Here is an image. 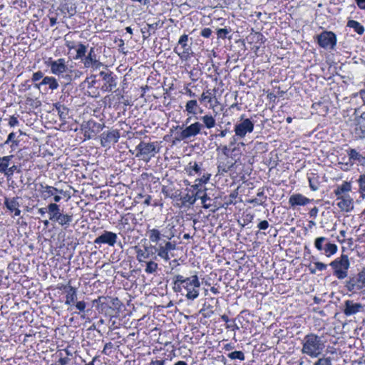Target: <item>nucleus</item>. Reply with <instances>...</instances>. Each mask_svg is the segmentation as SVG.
Wrapping results in <instances>:
<instances>
[{
  "label": "nucleus",
  "instance_id": "f257e3e1",
  "mask_svg": "<svg viewBox=\"0 0 365 365\" xmlns=\"http://www.w3.org/2000/svg\"><path fill=\"white\" fill-rule=\"evenodd\" d=\"M146 235L151 243L155 245H144L141 247H135L136 259L139 263L148 260L161 259L167 262L174 256L173 252L177 249V244L175 241H170L174 237V232H170L166 236L168 240H163V235L157 228L148 229Z\"/></svg>",
  "mask_w": 365,
  "mask_h": 365
},
{
  "label": "nucleus",
  "instance_id": "f03ea898",
  "mask_svg": "<svg viewBox=\"0 0 365 365\" xmlns=\"http://www.w3.org/2000/svg\"><path fill=\"white\" fill-rule=\"evenodd\" d=\"M326 341L323 336L314 333L305 335L302 341V353L311 358L320 356L326 346Z\"/></svg>",
  "mask_w": 365,
  "mask_h": 365
},
{
  "label": "nucleus",
  "instance_id": "7ed1b4c3",
  "mask_svg": "<svg viewBox=\"0 0 365 365\" xmlns=\"http://www.w3.org/2000/svg\"><path fill=\"white\" fill-rule=\"evenodd\" d=\"M178 282L183 283V289L186 291L185 297L188 300H194L199 297L200 282L196 273L190 277H185L181 274L175 276Z\"/></svg>",
  "mask_w": 365,
  "mask_h": 365
},
{
  "label": "nucleus",
  "instance_id": "20e7f679",
  "mask_svg": "<svg viewBox=\"0 0 365 365\" xmlns=\"http://www.w3.org/2000/svg\"><path fill=\"white\" fill-rule=\"evenodd\" d=\"M158 143V142L146 143L141 141L135 148L138 151L135 157L140 158L144 162L148 163L160 151Z\"/></svg>",
  "mask_w": 365,
  "mask_h": 365
},
{
  "label": "nucleus",
  "instance_id": "39448f33",
  "mask_svg": "<svg viewBox=\"0 0 365 365\" xmlns=\"http://www.w3.org/2000/svg\"><path fill=\"white\" fill-rule=\"evenodd\" d=\"M329 265L334 271V275L339 279H344L348 275L350 267V262L346 255H341L333 260Z\"/></svg>",
  "mask_w": 365,
  "mask_h": 365
},
{
  "label": "nucleus",
  "instance_id": "423d86ee",
  "mask_svg": "<svg viewBox=\"0 0 365 365\" xmlns=\"http://www.w3.org/2000/svg\"><path fill=\"white\" fill-rule=\"evenodd\" d=\"M202 128L203 125L198 121L190 124L185 128L182 126L177 125L175 130H180V131L177 132L175 140L182 141L195 138L201 132Z\"/></svg>",
  "mask_w": 365,
  "mask_h": 365
},
{
  "label": "nucleus",
  "instance_id": "0eeeda50",
  "mask_svg": "<svg viewBox=\"0 0 365 365\" xmlns=\"http://www.w3.org/2000/svg\"><path fill=\"white\" fill-rule=\"evenodd\" d=\"M68 62V61L63 58H60L56 60H53L51 58H49L46 61V64L50 68L52 74L63 78V76H65L68 71L67 66Z\"/></svg>",
  "mask_w": 365,
  "mask_h": 365
},
{
  "label": "nucleus",
  "instance_id": "6e6552de",
  "mask_svg": "<svg viewBox=\"0 0 365 365\" xmlns=\"http://www.w3.org/2000/svg\"><path fill=\"white\" fill-rule=\"evenodd\" d=\"M317 41L321 48L332 50L336 44V36L332 31H324L317 36Z\"/></svg>",
  "mask_w": 365,
  "mask_h": 365
},
{
  "label": "nucleus",
  "instance_id": "1a4fd4ad",
  "mask_svg": "<svg viewBox=\"0 0 365 365\" xmlns=\"http://www.w3.org/2000/svg\"><path fill=\"white\" fill-rule=\"evenodd\" d=\"M188 35H182L178 40L177 46L174 48V51L184 61L190 58L192 52L191 46L188 44Z\"/></svg>",
  "mask_w": 365,
  "mask_h": 365
},
{
  "label": "nucleus",
  "instance_id": "9d476101",
  "mask_svg": "<svg viewBox=\"0 0 365 365\" xmlns=\"http://www.w3.org/2000/svg\"><path fill=\"white\" fill-rule=\"evenodd\" d=\"M346 287L349 292L359 291L365 287V267L357 274L356 277L346 282Z\"/></svg>",
  "mask_w": 365,
  "mask_h": 365
},
{
  "label": "nucleus",
  "instance_id": "9b49d317",
  "mask_svg": "<svg viewBox=\"0 0 365 365\" xmlns=\"http://www.w3.org/2000/svg\"><path fill=\"white\" fill-rule=\"evenodd\" d=\"M120 137V131L117 129L104 131L100 135L101 144L104 148H110L118 141Z\"/></svg>",
  "mask_w": 365,
  "mask_h": 365
},
{
  "label": "nucleus",
  "instance_id": "f8f14e48",
  "mask_svg": "<svg viewBox=\"0 0 365 365\" xmlns=\"http://www.w3.org/2000/svg\"><path fill=\"white\" fill-rule=\"evenodd\" d=\"M242 121L235 125L234 131L235 136L239 138H244L247 133H251L254 130V123L248 118L242 119Z\"/></svg>",
  "mask_w": 365,
  "mask_h": 365
},
{
  "label": "nucleus",
  "instance_id": "ddd939ff",
  "mask_svg": "<svg viewBox=\"0 0 365 365\" xmlns=\"http://www.w3.org/2000/svg\"><path fill=\"white\" fill-rule=\"evenodd\" d=\"M364 307L361 303L348 299L344 302L342 312L345 316L350 317L363 312Z\"/></svg>",
  "mask_w": 365,
  "mask_h": 365
},
{
  "label": "nucleus",
  "instance_id": "4468645a",
  "mask_svg": "<svg viewBox=\"0 0 365 365\" xmlns=\"http://www.w3.org/2000/svg\"><path fill=\"white\" fill-rule=\"evenodd\" d=\"M81 61L83 66L86 68H93L97 70L103 66L102 63L97 59V56L95 53V49L93 47L90 48L88 54L85 55Z\"/></svg>",
  "mask_w": 365,
  "mask_h": 365
},
{
  "label": "nucleus",
  "instance_id": "2eb2a0df",
  "mask_svg": "<svg viewBox=\"0 0 365 365\" xmlns=\"http://www.w3.org/2000/svg\"><path fill=\"white\" fill-rule=\"evenodd\" d=\"M100 76L104 82L103 85L102 86V90L103 91L110 92L116 87L117 78L111 71H101L100 72Z\"/></svg>",
  "mask_w": 365,
  "mask_h": 365
},
{
  "label": "nucleus",
  "instance_id": "dca6fc26",
  "mask_svg": "<svg viewBox=\"0 0 365 365\" xmlns=\"http://www.w3.org/2000/svg\"><path fill=\"white\" fill-rule=\"evenodd\" d=\"M236 156L223 157L219 156L217 158V169L219 172L227 173L236 163L235 159Z\"/></svg>",
  "mask_w": 365,
  "mask_h": 365
},
{
  "label": "nucleus",
  "instance_id": "f3484780",
  "mask_svg": "<svg viewBox=\"0 0 365 365\" xmlns=\"http://www.w3.org/2000/svg\"><path fill=\"white\" fill-rule=\"evenodd\" d=\"M118 236L110 231H104L101 235L96 237L94 243L96 245L107 244L109 246H114L117 242Z\"/></svg>",
  "mask_w": 365,
  "mask_h": 365
},
{
  "label": "nucleus",
  "instance_id": "a211bd4d",
  "mask_svg": "<svg viewBox=\"0 0 365 365\" xmlns=\"http://www.w3.org/2000/svg\"><path fill=\"white\" fill-rule=\"evenodd\" d=\"M185 112L187 113V115L195 116L198 113H202L203 110L198 104L197 100L191 99L186 102L185 105Z\"/></svg>",
  "mask_w": 365,
  "mask_h": 365
},
{
  "label": "nucleus",
  "instance_id": "6ab92c4d",
  "mask_svg": "<svg viewBox=\"0 0 365 365\" xmlns=\"http://www.w3.org/2000/svg\"><path fill=\"white\" fill-rule=\"evenodd\" d=\"M312 201V200L300 193L293 194L289 198V204L291 207L305 206Z\"/></svg>",
  "mask_w": 365,
  "mask_h": 365
},
{
  "label": "nucleus",
  "instance_id": "aec40b11",
  "mask_svg": "<svg viewBox=\"0 0 365 365\" xmlns=\"http://www.w3.org/2000/svg\"><path fill=\"white\" fill-rule=\"evenodd\" d=\"M338 200L337 206L344 212H349L354 208V201L350 195L336 197Z\"/></svg>",
  "mask_w": 365,
  "mask_h": 365
},
{
  "label": "nucleus",
  "instance_id": "412c9836",
  "mask_svg": "<svg viewBox=\"0 0 365 365\" xmlns=\"http://www.w3.org/2000/svg\"><path fill=\"white\" fill-rule=\"evenodd\" d=\"M4 205L11 212H14V216L17 217L21 215V210H19L20 204L19 202V197H6L4 200Z\"/></svg>",
  "mask_w": 365,
  "mask_h": 365
},
{
  "label": "nucleus",
  "instance_id": "4be33fe9",
  "mask_svg": "<svg viewBox=\"0 0 365 365\" xmlns=\"http://www.w3.org/2000/svg\"><path fill=\"white\" fill-rule=\"evenodd\" d=\"M352 185L351 182L344 181L342 184L336 185L334 190V193L336 197L349 195V192L351 191Z\"/></svg>",
  "mask_w": 365,
  "mask_h": 365
},
{
  "label": "nucleus",
  "instance_id": "5701e85b",
  "mask_svg": "<svg viewBox=\"0 0 365 365\" xmlns=\"http://www.w3.org/2000/svg\"><path fill=\"white\" fill-rule=\"evenodd\" d=\"M41 86H48L51 91L56 90L59 87L57 79L53 76H45L41 83L36 84L35 87L40 88Z\"/></svg>",
  "mask_w": 365,
  "mask_h": 365
},
{
  "label": "nucleus",
  "instance_id": "b1692460",
  "mask_svg": "<svg viewBox=\"0 0 365 365\" xmlns=\"http://www.w3.org/2000/svg\"><path fill=\"white\" fill-rule=\"evenodd\" d=\"M349 160L358 162L361 165L365 167V157L363 156L359 152L354 148H350L346 150Z\"/></svg>",
  "mask_w": 365,
  "mask_h": 365
},
{
  "label": "nucleus",
  "instance_id": "393cba45",
  "mask_svg": "<svg viewBox=\"0 0 365 365\" xmlns=\"http://www.w3.org/2000/svg\"><path fill=\"white\" fill-rule=\"evenodd\" d=\"M354 133L357 138L362 139L365 138V118L362 115L357 120Z\"/></svg>",
  "mask_w": 365,
  "mask_h": 365
},
{
  "label": "nucleus",
  "instance_id": "a878e982",
  "mask_svg": "<svg viewBox=\"0 0 365 365\" xmlns=\"http://www.w3.org/2000/svg\"><path fill=\"white\" fill-rule=\"evenodd\" d=\"M217 150H221V156L223 157H230L231 155H232V156H237L238 154L240 155V153H239L240 150L237 146L230 148V146L226 145H221L220 148L217 149Z\"/></svg>",
  "mask_w": 365,
  "mask_h": 365
},
{
  "label": "nucleus",
  "instance_id": "bb28decb",
  "mask_svg": "<svg viewBox=\"0 0 365 365\" xmlns=\"http://www.w3.org/2000/svg\"><path fill=\"white\" fill-rule=\"evenodd\" d=\"M48 212L49 214V220L53 222L56 221L58 215H61L60 206L56 203H50L48 207Z\"/></svg>",
  "mask_w": 365,
  "mask_h": 365
},
{
  "label": "nucleus",
  "instance_id": "cd10ccee",
  "mask_svg": "<svg viewBox=\"0 0 365 365\" xmlns=\"http://www.w3.org/2000/svg\"><path fill=\"white\" fill-rule=\"evenodd\" d=\"M41 197L43 200H46L49 197L55 195L56 194V191H58V189L56 187H54L53 186L50 185H41Z\"/></svg>",
  "mask_w": 365,
  "mask_h": 365
},
{
  "label": "nucleus",
  "instance_id": "c85d7f7f",
  "mask_svg": "<svg viewBox=\"0 0 365 365\" xmlns=\"http://www.w3.org/2000/svg\"><path fill=\"white\" fill-rule=\"evenodd\" d=\"M13 158V155L0 157V173L6 175Z\"/></svg>",
  "mask_w": 365,
  "mask_h": 365
},
{
  "label": "nucleus",
  "instance_id": "c756f323",
  "mask_svg": "<svg viewBox=\"0 0 365 365\" xmlns=\"http://www.w3.org/2000/svg\"><path fill=\"white\" fill-rule=\"evenodd\" d=\"M77 299V292L76 289L73 287L69 286L66 291L65 304L66 305H71L73 304Z\"/></svg>",
  "mask_w": 365,
  "mask_h": 365
},
{
  "label": "nucleus",
  "instance_id": "7c9ffc66",
  "mask_svg": "<svg viewBox=\"0 0 365 365\" xmlns=\"http://www.w3.org/2000/svg\"><path fill=\"white\" fill-rule=\"evenodd\" d=\"M83 75V72L79 70H70L68 68V71L65 76H63V78L66 81V83H70L72 81L80 78Z\"/></svg>",
  "mask_w": 365,
  "mask_h": 365
},
{
  "label": "nucleus",
  "instance_id": "2f4dec72",
  "mask_svg": "<svg viewBox=\"0 0 365 365\" xmlns=\"http://www.w3.org/2000/svg\"><path fill=\"white\" fill-rule=\"evenodd\" d=\"M200 120L203 123V127L205 126L207 129H211L216 125V120L212 115L207 114L201 116Z\"/></svg>",
  "mask_w": 365,
  "mask_h": 365
},
{
  "label": "nucleus",
  "instance_id": "473e14b6",
  "mask_svg": "<svg viewBox=\"0 0 365 365\" xmlns=\"http://www.w3.org/2000/svg\"><path fill=\"white\" fill-rule=\"evenodd\" d=\"M156 259L148 260L143 262L145 264V272L149 274L155 273L158 269V264L155 262Z\"/></svg>",
  "mask_w": 365,
  "mask_h": 365
},
{
  "label": "nucleus",
  "instance_id": "72a5a7b5",
  "mask_svg": "<svg viewBox=\"0 0 365 365\" xmlns=\"http://www.w3.org/2000/svg\"><path fill=\"white\" fill-rule=\"evenodd\" d=\"M72 220H73L72 215L61 213V215H58V219H56V222H57L60 225L67 227L70 225Z\"/></svg>",
  "mask_w": 365,
  "mask_h": 365
},
{
  "label": "nucleus",
  "instance_id": "f704fd0d",
  "mask_svg": "<svg viewBox=\"0 0 365 365\" xmlns=\"http://www.w3.org/2000/svg\"><path fill=\"white\" fill-rule=\"evenodd\" d=\"M4 145L10 144V148L12 150L16 149L19 145V140L17 139L16 133L11 132L8 136L6 140L4 143Z\"/></svg>",
  "mask_w": 365,
  "mask_h": 365
},
{
  "label": "nucleus",
  "instance_id": "c9c22d12",
  "mask_svg": "<svg viewBox=\"0 0 365 365\" xmlns=\"http://www.w3.org/2000/svg\"><path fill=\"white\" fill-rule=\"evenodd\" d=\"M346 26L354 29V31L359 35L364 34L365 29L362 24L355 20H349Z\"/></svg>",
  "mask_w": 365,
  "mask_h": 365
},
{
  "label": "nucleus",
  "instance_id": "e433bc0d",
  "mask_svg": "<svg viewBox=\"0 0 365 365\" xmlns=\"http://www.w3.org/2000/svg\"><path fill=\"white\" fill-rule=\"evenodd\" d=\"M324 251V255L327 257H330L331 256L335 255L338 250V247L334 243L329 242L328 241L324 245V248L323 250Z\"/></svg>",
  "mask_w": 365,
  "mask_h": 365
},
{
  "label": "nucleus",
  "instance_id": "4c0bfd02",
  "mask_svg": "<svg viewBox=\"0 0 365 365\" xmlns=\"http://www.w3.org/2000/svg\"><path fill=\"white\" fill-rule=\"evenodd\" d=\"M76 54L74 57V59L78 60L82 58L85 56L86 53H87V46L81 43H78V46L76 48Z\"/></svg>",
  "mask_w": 365,
  "mask_h": 365
},
{
  "label": "nucleus",
  "instance_id": "58836bf2",
  "mask_svg": "<svg viewBox=\"0 0 365 365\" xmlns=\"http://www.w3.org/2000/svg\"><path fill=\"white\" fill-rule=\"evenodd\" d=\"M54 106L58 112L60 118L63 120H65L68 114V108L60 103H56Z\"/></svg>",
  "mask_w": 365,
  "mask_h": 365
},
{
  "label": "nucleus",
  "instance_id": "ea45409f",
  "mask_svg": "<svg viewBox=\"0 0 365 365\" xmlns=\"http://www.w3.org/2000/svg\"><path fill=\"white\" fill-rule=\"evenodd\" d=\"M357 183L359 185V192L363 199H365V174L359 175Z\"/></svg>",
  "mask_w": 365,
  "mask_h": 365
},
{
  "label": "nucleus",
  "instance_id": "a19ab883",
  "mask_svg": "<svg viewBox=\"0 0 365 365\" xmlns=\"http://www.w3.org/2000/svg\"><path fill=\"white\" fill-rule=\"evenodd\" d=\"M213 93L210 89H207L202 92L199 98V101L200 103L207 102L211 103L212 101Z\"/></svg>",
  "mask_w": 365,
  "mask_h": 365
},
{
  "label": "nucleus",
  "instance_id": "79ce46f5",
  "mask_svg": "<svg viewBox=\"0 0 365 365\" xmlns=\"http://www.w3.org/2000/svg\"><path fill=\"white\" fill-rule=\"evenodd\" d=\"M257 197L256 198H254V199H252V200H249V202L250 203H252V204H255V205H262L264 203V202L267 199V197L264 196V191L262 190V191H259L257 194Z\"/></svg>",
  "mask_w": 365,
  "mask_h": 365
},
{
  "label": "nucleus",
  "instance_id": "37998d69",
  "mask_svg": "<svg viewBox=\"0 0 365 365\" xmlns=\"http://www.w3.org/2000/svg\"><path fill=\"white\" fill-rule=\"evenodd\" d=\"M328 241L325 237H317L314 240V247L318 251H322L324 248L325 243Z\"/></svg>",
  "mask_w": 365,
  "mask_h": 365
},
{
  "label": "nucleus",
  "instance_id": "c03bdc74",
  "mask_svg": "<svg viewBox=\"0 0 365 365\" xmlns=\"http://www.w3.org/2000/svg\"><path fill=\"white\" fill-rule=\"evenodd\" d=\"M65 46L68 48L69 51L74 49L78 46V43L71 39V36L70 34H67L64 36Z\"/></svg>",
  "mask_w": 365,
  "mask_h": 365
},
{
  "label": "nucleus",
  "instance_id": "a18cd8bd",
  "mask_svg": "<svg viewBox=\"0 0 365 365\" xmlns=\"http://www.w3.org/2000/svg\"><path fill=\"white\" fill-rule=\"evenodd\" d=\"M309 185L312 191H317L319 189V182L317 177H308Z\"/></svg>",
  "mask_w": 365,
  "mask_h": 365
},
{
  "label": "nucleus",
  "instance_id": "49530a36",
  "mask_svg": "<svg viewBox=\"0 0 365 365\" xmlns=\"http://www.w3.org/2000/svg\"><path fill=\"white\" fill-rule=\"evenodd\" d=\"M314 267H309L310 273L315 274L317 270L319 271H323L325 270L327 267V265L321 262H316L314 263Z\"/></svg>",
  "mask_w": 365,
  "mask_h": 365
},
{
  "label": "nucleus",
  "instance_id": "de8ad7c7",
  "mask_svg": "<svg viewBox=\"0 0 365 365\" xmlns=\"http://www.w3.org/2000/svg\"><path fill=\"white\" fill-rule=\"evenodd\" d=\"M227 356L231 359H239L240 361H244L245 359L244 353L241 351H232L228 354Z\"/></svg>",
  "mask_w": 365,
  "mask_h": 365
},
{
  "label": "nucleus",
  "instance_id": "09e8293b",
  "mask_svg": "<svg viewBox=\"0 0 365 365\" xmlns=\"http://www.w3.org/2000/svg\"><path fill=\"white\" fill-rule=\"evenodd\" d=\"M201 192L198 191L196 194L197 197L200 198L202 207L205 209L210 207V204H207V201L210 200V198L207 196L206 193H204L202 195H200Z\"/></svg>",
  "mask_w": 365,
  "mask_h": 365
},
{
  "label": "nucleus",
  "instance_id": "8fccbe9b",
  "mask_svg": "<svg viewBox=\"0 0 365 365\" xmlns=\"http://www.w3.org/2000/svg\"><path fill=\"white\" fill-rule=\"evenodd\" d=\"M314 365H332L331 358L328 357H320L314 363Z\"/></svg>",
  "mask_w": 365,
  "mask_h": 365
},
{
  "label": "nucleus",
  "instance_id": "3c124183",
  "mask_svg": "<svg viewBox=\"0 0 365 365\" xmlns=\"http://www.w3.org/2000/svg\"><path fill=\"white\" fill-rule=\"evenodd\" d=\"M16 172V173H20L21 172V169L19 166L16 165H12L11 166H9V168L8 169V171L6 174V177L7 178H10L13 176L14 173Z\"/></svg>",
  "mask_w": 365,
  "mask_h": 365
},
{
  "label": "nucleus",
  "instance_id": "603ef678",
  "mask_svg": "<svg viewBox=\"0 0 365 365\" xmlns=\"http://www.w3.org/2000/svg\"><path fill=\"white\" fill-rule=\"evenodd\" d=\"M188 170L190 175L192 174V171L197 174H200L201 171V168L196 162H195L193 164H192L191 163L189 164Z\"/></svg>",
  "mask_w": 365,
  "mask_h": 365
},
{
  "label": "nucleus",
  "instance_id": "864d4df0",
  "mask_svg": "<svg viewBox=\"0 0 365 365\" xmlns=\"http://www.w3.org/2000/svg\"><path fill=\"white\" fill-rule=\"evenodd\" d=\"M229 33L230 30L227 28L219 29L217 31V37L221 38H225Z\"/></svg>",
  "mask_w": 365,
  "mask_h": 365
},
{
  "label": "nucleus",
  "instance_id": "5fc2aeb1",
  "mask_svg": "<svg viewBox=\"0 0 365 365\" xmlns=\"http://www.w3.org/2000/svg\"><path fill=\"white\" fill-rule=\"evenodd\" d=\"M8 123L10 127H15L19 124V121L17 117H16L14 115H11L9 118Z\"/></svg>",
  "mask_w": 365,
  "mask_h": 365
},
{
  "label": "nucleus",
  "instance_id": "6e6d98bb",
  "mask_svg": "<svg viewBox=\"0 0 365 365\" xmlns=\"http://www.w3.org/2000/svg\"><path fill=\"white\" fill-rule=\"evenodd\" d=\"M339 164L341 165V170H343L344 171H348L353 166L354 162L353 161H350L349 160V162H347V163H340Z\"/></svg>",
  "mask_w": 365,
  "mask_h": 365
},
{
  "label": "nucleus",
  "instance_id": "4d7b16f0",
  "mask_svg": "<svg viewBox=\"0 0 365 365\" xmlns=\"http://www.w3.org/2000/svg\"><path fill=\"white\" fill-rule=\"evenodd\" d=\"M210 178V174H204L200 178L196 179L195 182H199V184L207 183Z\"/></svg>",
  "mask_w": 365,
  "mask_h": 365
},
{
  "label": "nucleus",
  "instance_id": "13d9d810",
  "mask_svg": "<svg viewBox=\"0 0 365 365\" xmlns=\"http://www.w3.org/2000/svg\"><path fill=\"white\" fill-rule=\"evenodd\" d=\"M174 279V287L173 289L175 292H180L183 288V283L178 282L176 278H173Z\"/></svg>",
  "mask_w": 365,
  "mask_h": 365
},
{
  "label": "nucleus",
  "instance_id": "bf43d9fd",
  "mask_svg": "<svg viewBox=\"0 0 365 365\" xmlns=\"http://www.w3.org/2000/svg\"><path fill=\"white\" fill-rule=\"evenodd\" d=\"M44 78L43 77V73L41 72V71H37V72H35L33 73V76H32V81L34 82H36V81H39L40 79Z\"/></svg>",
  "mask_w": 365,
  "mask_h": 365
},
{
  "label": "nucleus",
  "instance_id": "052dcab7",
  "mask_svg": "<svg viewBox=\"0 0 365 365\" xmlns=\"http://www.w3.org/2000/svg\"><path fill=\"white\" fill-rule=\"evenodd\" d=\"M269 224L268 221H267V220H262V221L259 222V223L257 225V227L260 230H265L269 227Z\"/></svg>",
  "mask_w": 365,
  "mask_h": 365
},
{
  "label": "nucleus",
  "instance_id": "680f3d73",
  "mask_svg": "<svg viewBox=\"0 0 365 365\" xmlns=\"http://www.w3.org/2000/svg\"><path fill=\"white\" fill-rule=\"evenodd\" d=\"M212 33V31L210 28H204L201 31V36L205 38H209L211 36Z\"/></svg>",
  "mask_w": 365,
  "mask_h": 365
},
{
  "label": "nucleus",
  "instance_id": "e2e57ef3",
  "mask_svg": "<svg viewBox=\"0 0 365 365\" xmlns=\"http://www.w3.org/2000/svg\"><path fill=\"white\" fill-rule=\"evenodd\" d=\"M76 307L80 311L83 312L86 307V304L83 301L77 302L76 304Z\"/></svg>",
  "mask_w": 365,
  "mask_h": 365
},
{
  "label": "nucleus",
  "instance_id": "0e129e2a",
  "mask_svg": "<svg viewBox=\"0 0 365 365\" xmlns=\"http://www.w3.org/2000/svg\"><path fill=\"white\" fill-rule=\"evenodd\" d=\"M319 212V209L317 207L310 210L309 215L311 217L316 218Z\"/></svg>",
  "mask_w": 365,
  "mask_h": 365
},
{
  "label": "nucleus",
  "instance_id": "69168bd1",
  "mask_svg": "<svg viewBox=\"0 0 365 365\" xmlns=\"http://www.w3.org/2000/svg\"><path fill=\"white\" fill-rule=\"evenodd\" d=\"M84 136L88 139H91L94 136V133L93 131H90V129L87 130V128H85Z\"/></svg>",
  "mask_w": 365,
  "mask_h": 365
},
{
  "label": "nucleus",
  "instance_id": "338daca9",
  "mask_svg": "<svg viewBox=\"0 0 365 365\" xmlns=\"http://www.w3.org/2000/svg\"><path fill=\"white\" fill-rule=\"evenodd\" d=\"M356 3L361 9H365V0H356Z\"/></svg>",
  "mask_w": 365,
  "mask_h": 365
},
{
  "label": "nucleus",
  "instance_id": "774afa93",
  "mask_svg": "<svg viewBox=\"0 0 365 365\" xmlns=\"http://www.w3.org/2000/svg\"><path fill=\"white\" fill-rule=\"evenodd\" d=\"M359 96L363 101V104L365 106V89H362L359 92Z\"/></svg>",
  "mask_w": 365,
  "mask_h": 365
}]
</instances>
